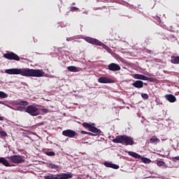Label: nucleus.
<instances>
[{
  "mask_svg": "<svg viewBox=\"0 0 179 179\" xmlns=\"http://www.w3.org/2000/svg\"><path fill=\"white\" fill-rule=\"evenodd\" d=\"M8 75H21V76L41 78L44 76V71L40 69H10L5 71Z\"/></svg>",
  "mask_w": 179,
  "mask_h": 179,
  "instance_id": "f257e3e1",
  "label": "nucleus"
},
{
  "mask_svg": "<svg viewBox=\"0 0 179 179\" xmlns=\"http://www.w3.org/2000/svg\"><path fill=\"white\" fill-rule=\"evenodd\" d=\"M113 142L114 143H122V145L126 146L128 145H132L135 143L133 138L127 136H117L113 140Z\"/></svg>",
  "mask_w": 179,
  "mask_h": 179,
  "instance_id": "f03ea898",
  "label": "nucleus"
},
{
  "mask_svg": "<svg viewBox=\"0 0 179 179\" xmlns=\"http://www.w3.org/2000/svg\"><path fill=\"white\" fill-rule=\"evenodd\" d=\"M73 176L71 173H59L55 176L49 173L44 176L45 179H69L72 178Z\"/></svg>",
  "mask_w": 179,
  "mask_h": 179,
  "instance_id": "7ed1b4c3",
  "label": "nucleus"
},
{
  "mask_svg": "<svg viewBox=\"0 0 179 179\" xmlns=\"http://www.w3.org/2000/svg\"><path fill=\"white\" fill-rule=\"evenodd\" d=\"M25 113H28V114L32 115V117H37V115H40L41 114L40 109L31 105L26 108Z\"/></svg>",
  "mask_w": 179,
  "mask_h": 179,
  "instance_id": "20e7f679",
  "label": "nucleus"
},
{
  "mask_svg": "<svg viewBox=\"0 0 179 179\" xmlns=\"http://www.w3.org/2000/svg\"><path fill=\"white\" fill-rule=\"evenodd\" d=\"M85 40L90 44H94V45H99L100 47H103V48H104L105 50H108V46L106 45L104 43H101L96 38L85 37Z\"/></svg>",
  "mask_w": 179,
  "mask_h": 179,
  "instance_id": "39448f33",
  "label": "nucleus"
},
{
  "mask_svg": "<svg viewBox=\"0 0 179 179\" xmlns=\"http://www.w3.org/2000/svg\"><path fill=\"white\" fill-rule=\"evenodd\" d=\"M83 126L84 127V128H88L89 131H90V132L96 134V135H99V134H101V131L100 129L96 128V127H94V123L90 124V123L84 122L83 124Z\"/></svg>",
  "mask_w": 179,
  "mask_h": 179,
  "instance_id": "423d86ee",
  "label": "nucleus"
},
{
  "mask_svg": "<svg viewBox=\"0 0 179 179\" xmlns=\"http://www.w3.org/2000/svg\"><path fill=\"white\" fill-rule=\"evenodd\" d=\"M8 159H9L12 163L15 164L22 163V162H24V157L22 155H13L8 157Z\"/></svg>",
  "mask_w": 179,
  "mask_h": 179,
  "instance_id": "0eeeda50",
  "label": "nucleus"
},
{
  "mask_svg": "<svg viewBox=\"0 0 179 179\" xmlns=\"http://www.w3.org/2000/svg\"><path fill=\"white\" fill-rule=\"evenodd\" d=\"M62 135H64V136H67L68 138H75V136H76V131L67 129L62 131Z\"/></svg>",
  "mask_w": 179,
  "mask_h": 179,
  "instance_id": "6e6552de",
  "label": "nucleus"
},
{
  "mask_svg": "<svg viewBox=\"0 0 179 179\" xmlns=\"http://www.w3.org/2000/svg\"><path fill=\"white\" fill-rule=\"evenodd\" d=\"M4 58H6L7 59H14L15 61H20V57L17 56V55L13 53V52H10V53H6L4 55Z\"/></svg>",
  "mask_w": 179,
  "mask_h": 179,
  "instance_id": "1a4fd4ad",
  "label": "nucleus"
},
{
  "mask_svg": "<svg viewBox=\"0 0 179 179\" xmlns=\"http://www.w3.org/2000/svg\"><path fill=\"white\" fill-rule=\"evenodd\" d=\"M108 68L109 71H113L114 72L121 70V66H120V65L115 64V63L110 64L108 66Z\"/></svg>",
  "mask_w": 179,
  "mask_h": 179,
  "instance_id": "9d476101",
  "label": "nucleus"
},
{
  "mask_svg": "<svg viewBox=\"0 0 179 179\" xmlns=\"http://www.w3.org/2000/svg\"><path fill=\"white\" fill-rule=\"evenodd\" d=\"M99 83H114V81L108 77H100L98 79Z\"/></svg>",
  "mask_w": 179,
  "mask_h": 179,
  "instance_id": "9b49d317",
  "label": "nucleus"
},
{
  "mask_svg": "<svg viewBox=\"0 0 179 179\" xmlns=\"http://www.w3.org/2000/svg\"><path fill=\"white\" fill-rule=\"evenodd\" d=\"M132 77L134 78V79H138L140 80H149V78L142 74L135 73L132 75Z\"/></svg>",
  "mask_w": 179,
  "mask_h": 179,
  "instance_id": "f8f14e48",
  "label": "nucleus"
},
{
  "mask_svg": "<svg viewBox=\"0 0 179 179\" xmlns=\"http://www.w3.org/2000/svg\"><path fill=\"white\" fill-rule=\"evenodd\" d=\"M104 166H106V167H110V169H115V170H117V169H120V166L115 164H113L111 162H105Z\"/></svg>",
  "mask_w": 179,
  "mask_h": 179,
  "instance_id": "ddd939ff",
  "label": "nucleus"
},
{
  "mask_svg": "<svg viewBox=\"0 0 179 179\" xmlns=\"http://www.w3.org/2000/svg\"><path fill=\"white\" fill-rule=\"evenodd\" d=\"M132 86H134V87H136L137 89H142V87H143V82L141 80H136L132 83Z\"/></svg>",
  "mask_w": 179,
  "mask_h": 179,
  "instance_id": "4468645a",
  "label": "nucleus"
},
{
  "mask_svg": "<svg viewBox=\"0 0 179 179\" xmlns=\"http://www.w3.org/2000/svg\"><path fill=\"white\" fill-rule=\"evenodd\" d=\"M165 99H166V100H168V101H169L170 103H174L176 102V100H177V99H176V96H174V95L173 94L165 95Z\"/></svg>",
  "mask_w": 179,
  "mask_h": 179,
  "instance_id": "2eb2a0df",
  "label": "nucleus"
},
{
  "mask_svg": "<svg viewBox=\"0 0 179 179\" xmlns=\"http://www.w3.org/2000/svg\"><path fill=\"white\" fill-rule=\"evenodd\" d=\"M127 153L129 156H131V157H134V159H141V157H142L139 154L132 151H128Z\"/></svg>",
  "mask_w": 179,
  "mask_h": 179,
  "instance_id": "dca6fc26",
  "label": "nucleus"
},
{
  "mask_svg": "<svg viewBox=\"0 0 179 179\" xmlns=\"http://www.w3.org/2000/svg\"><path fill=\"white\" fill-rule=\"evenodd\" d=\"M171 62V64H179V56H172Z\"/></svg>",
  "mask_w": 179,
  "mask_h": 179,
  "instance_id": "f3484780",
  "label": "nucleus"
},
{
  "mask_svg": "<svg viewBox=\"0 0 179 179\" xmlns=\"http://www.w3.org/2000/svg\"><path fill=\"white\" fill-rule=\"evenodd\" d=\"M0 163L6 166V167H9L10 166L9 162H8V160L5 157H0Z\"/></svg>",
  "mask_w": 179,
  "mask_h": 179,
  "instance_id": "a211bd4d",
  "label": "nucleus"
},
{
  "mask_svg": "<svg viewBox=\"0 0 179 179\" xmlns=\"http://www.w3.org/2000/svg\"><path fill=\"white\" fill-rule=\"evenodd\" d=\"M159 142H160V139H159L156 136H153L152 138H151L150 139V143H159Z\"/></svg>",
  "mask_w": 179,
  "mask_h": 179,
  "instance_id": "6ab92c4d",
  "label": "nucleus"
},
{
  "mask_svg": "<svg viewBox=\"0 0 179 179\" xmlns=\"http://www.w3.org/2000/svg\"><path fill=\"white\" fill-rule=\"evenodd\" d=\"M67 69L69 71V72H78V68L74 66H68Z\"/></svg>",
  "mask_w": 179,
  "mask_h": 179,
  "instance_id": "aec40b11",
  "label": "nucleus"
},
{
  "mask_svg": "<svg viewBox=\"0 0 179 179\" xmlns=\"http://www.w3.org/2000/svg\"><path fill=\"white\" fill-rule=\"evenodd\" d=\"M140 159H141L143 163H145V164H149L152 163V160L149 159V158L141 157Z\"/></svg>",
  "mask_w": 179,
  "mask_h": 179,
  "instance_id": "412c9836",
  "label": "nucleus"
},
{
  "mask_svg": "<svg viewBox=\"0 0 179 179\" xmlns=\"http://www.w3.org/2000/svg\"><path fill=\"white\" fill-rule=\"evenodd\" d=\"M0 97L1 99H6L8 97V94L0 91Z\"/></svg>",
  "mask_w": 179,
  "mask_h": 179,
  "instance_id": "4be33fe9",
  "label": "nucleus"
},
{
  "mask_svg": "<svg viewBox=\"0 0 179 179\" xmlns=\"http://www.w3.org/2000/svg\"><path fill=\"white\" fill-rule=\"evenodd\" d=\"M10 108H11L12 110H17V111H23L24 110H26V109H24V107H22V106H18V107H17L16 108H14L10 107Z\"/></svg>",
  "mask_w": 179,
  "mask_h": 179,
  "instance_id": "5701e85b",
  "label": "nucleus"
},
{
  "mask_svg": "<svg viewBox=\"0 0 179 179\" xmlns=\"http://www.w3.org/2000/svg\"><path fill=\"white\" fill-rule=\"evenodd\" d=\"M20 106H29V102L27 101H20Z\"/></svg>",
  "mask_w": 179,
  "mask_h": 179,
  "instance_id": "b1692460",
  "label": "nucleus"
},
{
  "mask_svg": "<svg viewBox=\"0 0 179 179\" xmlns=\"http://www.w3.org/2000/svg\"><path fill=\"white\" fill-rule=\"evenodd\" d=\"M49 167H50V169H59V166L58 165H55L54 164H49Z\"/></svg>",
  "mask_w": 179,
  "mask_h": 179,
  "instance_id": "393cba45",
  "label": "nucleus"
},
{
  "mask_svg": "<svg viewBox=\"0 0 179 179\" xmlns=\"http://www.w3.org/2000/svg\"><path fill=\"white\" fill-rule=\"evenodd\" d=\"M45 155H47V156H55V152L52 151L45 152Z\"/></svg>",
  "mask_w": 179,
  "mask_h": 179,
  "instance_id": "a878e982",
  "label": "nucleus"
},
{
  "mask_svg": "<svg viewBox=\"0 0 179 179\" xmlns=\"http://www.w3.org/2000/svg\"><path fill=\"white\" fill-rule=\"evenodd\" d=\"M164 162H163V161H158L157 162V165L159 166V167H162V166H164Z\"/></svg>",
  "mask_w": 179,
  "mask_h": 179,
  "instance_id": "bb28decb",
  "label": "nucleus"
},
{
  "mask_svg": "<svg viewBox=\"0 0 179 179\" xmlns=\"http://www.w3.org/2000/svg\"><path fill=\"white\" fill-rule=\"evenodd\" d=\"M39 111H42L44 114H47V113H50V110L47 108L39 109Z\"/></svg>",
  "mask_w": 179,
  "mask_h": 179,
  "instance_id": "cd10ccee",
  "label": "nucleus"
},
{
  "mask_svg": "<svg viewBox=\"0 0 179 179\" xmlns=\"http://www.w3.org/2000/svg\"><path fill=\"white\" fill-rule=\"evenodd\" d=\"M141 97H143L144 100H148V99H149V96L148 95V94H142Z\"/></svg>",
  "mask_w": 179,
  "mask_h": 179,
  "instance_id": "c85d7f7f",
  "label": "nucleus"
},
{
  "mask_svg": "<svg viewBox=\"0 0 179 179\" xmlns=\"http://www.w3.org/2000/svg\"><path fill=\"white\" fill-rule=\"evenodd\" d=\"M0 136L3 137L8 136V134L5 131H0Z\"/></svg>",
  "mask_w": 179,
  "mask_h": 179,
  "instance_id": "c756f323",
  "label": "nucleus"
},
{
  "mask_svg": "<svg viewBox=\"0 0 179 179\" xmlns=\"http://www.w3.org/2000/svg\"><path fill=\"white\" fill-rule=\"evenodd\" d=\"M13 106H20V101H15L13 103Z\"/></svg>",
  "mask_w": 179,
  "mask_h": 179,
  "instance_id": "7c9ffc66",
  "label": "nucleus"
},
{
  "mask_svg": "<svg viewBox=\"0 0 179 179\" xmlns=\"http://www.w3.org/2000/svg\"><path fill=\"white\" fill-rule=\"evenodd\" d=\"M79 8H76V7H72L71 8V10H78Z\"/></svg>",
  "mask_w": 179,
  "mask_h": 179,
  "instance_id": "2f4dec72",
  "label": "nucleus"
},
{
  "mask_svg": "<svg viewBox=\"0 0 179 179\" xmlns=\"http://www.w3.org/2000/svg\"><path fill=\"white\" fill-rule=\"evenodd\" d=\"M173 159V160H178L179 161V156L175 157Z\"/></svg>",
  "mask_w": 179,
  "mask_h": 179,
  "instance_id": "473e14b6",
  "label": "nucleus"
},
{
  "mask_svg": "<svg viewBox=\"0 0 179 179\" xmlns=\"http://www.w3.org/2000/svg\"><path fill=\"white\" fill-rule=\"evenodd\" d=\"M164 169H168L169 166H167V164H166V162L164 163V165H163Z\"/></svg>",
  "mask_w": 179,
  "mask_h": 179,
  "instance_id": "72a5a7b5",
  "label": "nucleus"
},
{
  "mask_svg": "<svg viewBox=\"0 0 179 179\" xmlns=\"http://www.w3.org/2000/svg\"><path fill=\"white\" fill-rule=\"evenodd\" d=\"M81 132H82V134H85V135L87 134V131H82Z\"/></svg>",
  "mask_w": 179,
  "mask_h": 179,
  "instance_id": "f704fd0d",
  "label": "nucleus"
},
{
  "mask_svg": "<svg viewBox=\"0 0 179 179\" xmlns=\"http://www.w3.org/2000/svg\"><path fill=\"white\" fill-rule=\"evenodd\" d=\"M0 121H3V117L2 116H0Z\"/></svg>",
  "mask_w": 179,
  "mask_h": 179,
  "instance_id": "c9c22d12",
  "label": "nucleus"
},
{
  "mask_svg": "<svg viewBox=\"0 0 179 179\" xmlns=\"http://www.w3.org/2000/svg\"><path fill=\"white\" fill-rule=\"evenodd\" d=\"M89 134V135H93V134H92V133H88Z\"/></svg>",
  "mask_w": 179,
  "mask_h": 179,
  "instance_id": "e433bc0d",
  "label": "nucleus"
},
{
  "mask_svg": "<svg viewBox=\"0 0 179 179\" xmlns=\"http://www.w3.org/2000/svg\"><path fill=\"white\" fill-rule=\"evenodd\" d=\"M83 143H87V142H84V143L83 142Z\"/></svg>",
  "mask_w": 179,
  "mask_h": 179,
  "instance_id": "4c0bfd02",
  "label": "nucleus"
}]
</instances>
